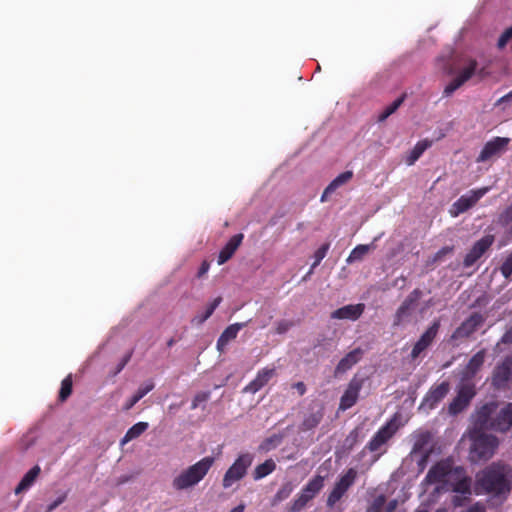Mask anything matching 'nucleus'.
<instances>
[{
  "mask_svg": "<svg viewBox=\"0 0 512 512\" xmlns=\"http://www.w3.org/2000/svg\"><path fill=\"white\" fill-rule=\"evenodd\" d=\"M475 489L477 494H509L512 490V467L502 462H493L477 473Z\"/></svg>",
  "mask_w": 512,
  "mask_h": 512,
  "instance_id": "nucleus-1",
  "label": "nucleus"
},
{
  "mask_svg": "<svg viewBox=\"0 0 512 512\" xmlns=\"http://www.w3.org/2000/svg\"><path fill=\"white\" fill-rule=\"evenodd\" d=\"M215 463V458L206 456L182 470L172 481L176 491H183L195 487L208 474Z\"/></svg>",
  "mask_w": 512,
  "mask_h": 512,
  "instance_id": "nucleus-2",
  "label": "nucleus"
},
{
  "mask_svg": "<svg viewBox=\"0 0 512 512\" xmlns=\"http://www.w3.org/2000/svg\"><path fill=\"white\" fill-rule=\"evenodd\" d=\"M471 446L469 459L472 463L486 462L491 459L499 447L496 436L475 429L470 434Z\"/></svg>",
  "mask_w": 512,
  "mask_h": 512,
  "instance_id": "nucleus-3",
  "label": "nucleus"
},
{
  "mask_svg": "<svg viewBox=\"0 0 512 512\" xmlns=\"http://www.w3.org/2000/svg\"><path fill=\"white\" fill-rule=\"evenodd\" d=\"M491 408L484 405L477 413L476 426L480 429H491L506 432L512 427V403L503 407L495 418L490 420Z\"/></svg>",
  "mask_w": 512,
  "mask_h": 512,
  "instance_id": "nucleus-4",
  "label": "nucleus"
},
{
  "mask_svg": "<svg viewBox=\"0 0 512 512\" xmlns=\"http://www.w3.org/2000/svg\"><path fill=\"white\" fill-rule=\"evenodd\" d=\"M253 460L254 456L249 452L239 454L232 465L226 470L222 479V487L228 489L236 482L242 480L247 475Z\"/></svg>",
  "mask_w": 512,
  "mask_h": 512,
  "instance_id": "nucleus-5",
  "label": "nucleus"
},
{
  "mask_svg": "<svg viewBox=\"0 0 512 512\" xmlns=\"http://www.w3.org/2000/svg\"><path fill=\"white\" fill-rule=\"evenodd\" d=\"M476 395V387L474 382H468L460 379L457 386V395L451 401L448 411L451 415H457L465 410L470 404L471 400Z\"/></svg>",
  "mask_w": 512,
  "mask_h": 512,
  "instance_id": "nucleus-6",
  "label": "nucleus"
},
{
  "mask_svg": "<svg viewBox=\"0 0 512 512\" xmlns=\"http://www.w3.org/2000/svg\"><path fill=\"white\" fill-rule=\"evenodd\" d=\"M485 322L484 316L479 312H473L452 333L450 341L454 346L459 342L470 338Z\"/></svg>",
  "mask_w": 512,
  "mask_h": 512,
  "instance_id": "nucleus-7",
  "label": "nucleus"
},
{
  "mask_svg": "<svg viewBox=\"0 0 512 512\" xmlns=\"http://www.w3.org/2000/svg\"><path fill=\"white\" fill-rule=\"evenodd\" d=\"M358 472L355 468H349L340 476L333 489L328 494L326 504L332 508L345 495L349 488L355 483Z\"/></svg>",
  "mask_w": 512,
  "mask_h": 512,
  "instance_id": "nucleus-8",
  "label": "nucleus"
},
{
  "mask_svg": "<svg viewBox=\"0 0 512 512\" xmlns=\"http://www.w3.org/2000/svg\"><path fill=\"white\" fill-rule=\"evenodd\" d=\"M397 415H394L388 422H386L366 444L365 449L370 452H377L383 445H385L397 432Z\"/></svg>",
  "mask_w": 512,
  "mask_h": 512,
  "instance_id": "nucleus-9",
  "label": "nucleus"
},
{
  "mask_svg": "<svg viewBox=\"0 0 512 512\" xmlns=\"http://www.w3.org/2000/svg\"><path fill=\"white\" fill-rule=\"evenodd\" d=\"M489 191L488 187H483L479 189L470 190L468 194L462 195L458 198L450 209V214L453 217H457L458 215L468 211L472 208L487 192Z\"/></svg>",
  "mask_w": 512,
  "mask_h": 512,
  "instance_id": "nucleus-10",
  "label": "nucleus"
},
{
  "mask_svg": "<svg viewBox=\"0 0 512 512\" xmlns=\"http://www.w3.org/2000/svg\"><path fill=\"white\" fill-rule=\"evenodd\" d=\"M422 295L423 292L419 288L409 293L395 313L393 326H400L410 318Z\"/></svg>",
  "mask_w": 512,
  "mask_h": 512,
  "instance_id": "nucleus-11",
  "label": "nucleus"
},
{
  "mask_svg": "<svg viewBox=\"0 0 512 512\" xmlns=\"http://www.w3.org/2000/svg\"><path fill=\"white\" fill-rule=\"evenodd\" d=\"M510 143V138L506 137H494L489 140L482 148L478 155L476 162L483 163L489 161L494 157H499L504 153Z\"/></svg>",
  "mask_w": 512,
  "mask_h": 512,
  "instance_id": "nucleus-12",
  "label": "nucleus"
},
{
  "mask_svg": "<svg viewBox=\"0 0 512 512\" xmlns=\"http://www.w3.org/2000/svg\"><path fill=\"white\" fill-rule=\"evenodd\" d=\"M512 381V354L506 356L493 370L491 383L496 389H504Z\"/></svg>",
  "mask_w": 512,
  "mask_h": 512,
  "instance_id": "nucleus-13",
  "label": "nucleus"
},
{
  "mask_svg": "<svg viewBox=\"0 0 512 512\" xmlns=\"http://www.w3.org/2000/svg\"><path fill=\"white\" fill-rule=\"evenodd\" d=\"M494 235L488 234L476 241L463 260V266L469 268L473 266L493 245Z\"/></svg>",
  "mask_w": 512,
  "mask_h": 512,
  "instance_id": "nucleus-14",
  "label": "nucleus"
},
{
  "mask_svg": "<svg viewBox=\"0 0 512 512\" xmlns=\"http://www.w3.org/2000/svg\"><path fill=\"white\" fill-rule=\"evenodd\" d=\"M440 329V321L434 320L432 324L425 330V332L420 336L418 341L414 344L411 351V359H417L422 352H424L431 344L434 342L435 338Z\"/></svg>",
  "mask_w": 512,
  "mask_h": 512,
  "instance_id": "nucleus-15",
  "label": "nucleus"
},
{
  "mask_svg": "<svg viewBox=\"0 0 512 512\" xmlns=\"http://www.w3.org/2000/svg\"><path fill=\"white\" fill-rule=\"evenodd\" d=\"M363 382V379L357 378L356 376L350 380L346 390L340 398L338 407L340 411H346L357 403Z\"/></svg>",
  "mask_w": 512,
  "mask_h": 512,
  "instance_id": "nucleus-16",
  "label": "nucleus"
},
{
  "mask_svg": "<svg viewBox=\"0 0 512 512\" xmlns=\"http://www.w3.org/2000/svg\"><path fill=\"white\" fill-rule=\"evenodd\" d=\"M450 390V384L443 381L437 386H432L423 398L420 408L434 409L445 398Z\"/></svg>",
  "mask_w": 512,
  "mask_h": 512,
  "instance_id": "nucleus-17",
  "label": "nucleus"
},
{
  "mask_svg": "<svg viewBox=\"0 0 512 512\" xmlns=\"http://www.w3.org/2000/svg\"><path fill=\"white\" fill-rule=\"evenodd\" d=\"M477 61L470 60L467 67H465L444 89V96H451L458 88L467 82L476 72Z\"/></svg>",
  "mask_w": 512,
  "mask_h": 512,
  "instance_id": "nucleus-18",
  "label": "nucleus"
},
{
  "mask_svg": "<svg viewBox=\"0 0 512 512\" xmlns=\"http://www.w3.org/2000/svg\"><path fill=\"white\" fill-rule=\"evenodd\" d=\"M324 417V406L316 403L310 406L309 411L304 415L303 421L299 426L300 431L307 432L316 428Z\"/></svg>",
  "mask_w": 512,
  "mask_h": 512,
  "instance_id": "nucleus-19",
  "label": "nucleus"
},
{
  "mask_svg": "<svg viewBox=\"0 0 512 512\" xmlns=\"http://www.w3.org/2000/svg\"><path fill=\"white\" fill-rule=\"evenodd\" d=\"M486 356V350L481 349L477 353H475L470 360L468 361L467 365L461 372V378L462 380L473 382L474 377L478 373V371L481 369V367L484 364Z\"/></svg>",
  "mask_w": 512,
  "mask_h": 512,
  "instance_id": "nucleus-20",
  "label": "nucleus"
},
{
  "mask_svg": "<svg viewBox=\"0 0 512 512\" xmlns=\"http://www.w3.org/2000/svg\"><path fill=\"white\" fill-rule=\"evenodd\" d=\"M276 369L274 367H265L258 371L256 377L244 388V392L256 393L261 390L274 376Z\"/></svg>",
  "mask_w": 512,
  "mask_h": 512,
  "instance_id": "nucleus-21",
  "label": "nucleus"
},
{
  "mask_svg": "<svg viewBox=\"0 0 512 512\" xmlns=\"http://www.w3.org/2000/svg\"><path fill=\"white\" fill-rule=\"evenodd\" d=\"M451 469V464L448 461H439L429 469L425 477V482L428 484L443 482L446 476L451 472Z\"/></svg>",
  "mask_w": 512,
  "mask_h": 512,
  "instance_id": "nucleus-22",
  "label": "nucleus"
},
{
  "mask_svg": "<svg viewBox=\"0 0 512 512\" xmlns=\"http://www.w3.org/2000/svg\"><path fill=\"white\" fill-rule=\"evenodd\" d=\"M363 355L361 348H355L354 350L347 353L337 364L334 370V376L338 377L348 370H350L355 364H357Z\"/></svg>",
  "mask_w": 512,
  "mask_h": 512,
  "instance_id": "nucleus-23",
  "label": "nucleus"
},
{
  "mask_svg": "<svg viewBox=\"0 0 512 512\" xmlns=\"http://www.w3.org/2000/svg\"><path fill=\"white\" fill-rule=\"evenodd\" d=\"M365 309V305L362 303L359 304H349L343 306L341 308L336 309L331 313V318L333 319H347L355 321L363 314Z\"/></svg>",
  "mask_w": 512,
  "mask_h": 512,
  "instance_id": "nucleus-24",
  "label": "nucleus"
},
{
  "mask_svg": "<svg viewBox=\"0 0 512 512\" xmlns=\"http://www.w3.org/2000/svg\"><path fill=\"white\" fill-rule=\"evenodd\" d=\"M247 325V322L234 323L225 328L217 340V350L222 353L230 341L234 340L239 331Z\"/></svg>",
  "mask_w": 512,
  "mask_h": 512,
  "instance_id": "nucleus-25",
  "label": "nucleus"
},
{
  "mask_svg": "<svg viewBox=\"0 0 512 512\" xmlns=\"http://www.w3.org/2000/svg\"><path fill=\"white\" fill-rule=\"evenodd\" d=\"M244 235L242 233L232 236L226 245L221 249L218 256V264L226 263L236 252L243 241Z\"/></svg>",
  "mask_w": 512,
  "mask_h": 512,
  "instance_id": "nucleus-26",
  "label": "nucleus"
},
{
  "mask_svg": "<svg viewBox=\"0 0 512 512\" xmlns=\"http://www.w3.org/2000/svg\"><path fill=\"white\" fill-rule=\"evenodd\" d=\"M41 473V468L38 465L32 467L20 480L16 488L14 489V493L19 495L25 491H27L36 481Z\"/></svg>",
  "mask_w": 512,
  "mask_h": 512,
  "instance_id": "nucleus-27",
  "label": "nucleus"
},
{
  "mask_svg": "<svg viewBox=\"0 0 512 512\" xmlns=\"http://www.w3.org/2000/svg\"><path fill=\"white\" fill-rule=\"evenodd\" d=\"M276 469V463L273 459H267L263 463L257 465L252 473V477L255 481L261 480L274 472Z\"/></svg>",
  "mask_w": 512,
  "mask_h": 512,
  "instance_id": "nucleus-28",
  "label": "nucleus"
},
{
  "mask_svg": "<svg viewBox=\"0 0 512 512\" xmlns=\"http://www.w3.org/2000/svg\"><path fill=\"white\" fill-rule=\"evenodd\" d=\"M148 429L147 422H138L130 427L125 433L124 437L121 439V445H125L133 439L138 438Z\"/></svg>",
  "mask_w": 512,
  "mask_h": 512,
  "instance_id": "nucleus-29",
  "label": "nucleus"
},
{
  "mask_svg": "<svg viewBox=\"0 0 512 512\" xmlns=\"http://www.w3.org/2000/svg\"><path fill=\"white\" fill-rule=\"evenodd\" d=\"M431 145V142L428 140H422L416 143L414 148L411 150L409 156L407 157V164L412 165L414 164L421 155L428 149Z\"/></svg>",
  "mask_w": 512,
  "mask_h": 512,
  "instance_id": "nucleus-30",
  "label": "nucleus"
},
{
  "mask_svg": "<svg viewBox=\"0 0 512 512\" xmlns=\"http://www.w3.org/2000/svg\"><path fill=\"white\" fill-rule=\"evenodd\" d=\"M154 388V383L149 382L144 386H141L137 392L128 400L125 404L124 409L130 410L136 403H138L146 394H148Z\"/></svg>",
  "mask_w": 512,
  "mask_h": 512,
  "instance_id": "nucleus-31",
  "label": "nucleus"
},
{
  "mask_svg": "<svg viewBox=\"0 0 512 512\" xmlns=\"http://www.w3.org/2000/svg\"><path fill=\"white\" fill-rule=\"evenodd\" d=\"M222 302V297H216L206 308L205 312L201 315H197L192 319V323H196L198 325L204 323L215 311V309Z\"/></svg>",
  "mask_w": 512,
  "mask_h": 512,
  "instance_id": "nucleus-32",
  "label": "nucleus"
},
{
  "mask_svg": "<svg viewBox=\"0 0 512 512\" xmlns=\"http://www.w3.org/2000/svg\"><path fill=\"white\" fill-rule=\"evenodd\" d=\"M294 490V486L292 482L288 481L282 484L276 494L273 496L271 503L272 505H277L282 501L286 500Z\"/></svg>",
  "mask_w": 512,
  "mask_h": 512,
  "instance_id": "nucleus-33",
  "label": "nucleus"
},
{
  "mask_svg": "<svg viewBox=\"0 0 512 512\" xmlns=\"http://www.w3.org/2000/svg\"><path fill=\"white\" fill-rule=\"evenodd\" d=\"M373 247V244H359L357 245L350 253V255L347 258V263H353L355 261L362 260L365 255L368 254V252Z\"/></svg>",
  "mask_w": 512,
  "mask_h": 512,
  "instance_id": "nucleus-34",
  "label": "nucleus"
},
{
  "mask_svg": "<svg viewBox=\"0 0 512 512\" xmlns=\"http://www.w3.org/2000/svg\"><path fill=\"white\" fill-rule=\"evenodd\" d=\"M406 98V95L403 94L400 97H398L396 100H394L390 105H388L378 116V121L383 122L385 121L390 115L395 113L398 108L402 105Z\"/></svg>",
  "mask_w": 512,
  "mask_h": 512,
  "instance_id": "nucleus-35",
  "label": "nucleus"
},
{
  "mask_svg": "<svg viewBox=\"0 0 512 512\" xmlns=\"http://www.w3.org/2000/svg\"><path fill=\"white\" fill-rule=\"evenodd\" d=\"M73 381L72 376L69 374L61 382V388L59 391V401L65 402L72 394Z\"/></svg>",
  "mask_w": 512,
  "mask_h": 512,
  "instance_id": "nucleus-36",
  "label": "nucleus"
},
{
  "mask_svg": "<svg viewBox=\"0 0 512 512\" xmlns=\"http://www.w3.org/2000/svg\"><path fill=\"white\" fill-rule=\"evenodd\" d=\"M353 177V172L348 170L345 172H342L339 174L335 179H333L330 183V189H334L335 191L341 187L342 185L346 184L348 181H350Z\"/></svg>",
  "mask_w": 512,
  "mask_h": 512,
  "instance_id": "nucleus-37",
  "label": "nucleus"
},
{
  "mask_svg": "<svg viewBox=\"0 0 512 512\" xmlns=\"http://www.w3.org/2000/svg\"><path fill=\"white\" fill-rule=\"evenodd\" d=\"M308 497L306 495L302 494L301 492L294 498V500L291 502L289 511L290 512H300L303 510L306 505L309 503Z\"/></svg>",
  "mask_w": 512,
  "mask_h": 512,
  "instance_id": "nucleus-38",
  "label": "nucleus"
},
{
  "mask_svg": "<svg viewBox=\"0 0 512 512\" xmlns=\"http://www.w3.org/2000/svg\"><path fill=\"white\" fill-rule=\"evenodd\" d=\"M324 481V476L316 475L312 479H310L305 486L306 488H308L310 491L317 495L324 487Z\"/></svg>",
  "mask_w": 512,
  "mask_h": 512,
  "instance_id": "nucleus-39",
  "label": "nucleus"
},
{
  "mask_svg": "<svg viewBox=\"0 0 512 512\" xmlns=\"http://www.w3.org/2000/svg\"><path fill=\"white\" fill-rule=\"evenodd\" d=\"M453 491L461 494H470L471 493V480L468 477H464L458 480L453 485Z\"/></svg>",
  "mask_w": 512,
  "mask_h": 512,
  "instance_id": "nucleus-40",
  "label": "nucleus"
},
{
  "mask_svg": "<svg viewBox=\"0 0 512 512\" xmlns=\"http://www.w3.org/2000/svg\"><path fill=\"white\" fill-rule=\"evenodd\" d=\"M329 247H330L329 243H325V244L321 245L316 250V252L314 254V259L315 260H314V263L311 266L310 273H312V270L314 268H316L320 264V262L325 258L326 254H327V252L329 250Z\"/></svg>",
  "mask_w": 512,
  "mask_h": 512,
  "instance_id": "nucleus-41",
  "label": "nucleus"
},
{
  "mask_svg": "<svg viewBox=\"0 0 512 512\" xmlns=\"http://www.w3.org/2000/svg\"><path fill=\"white\" fill-rule=\"evenodd\" d=\"M500 272L505 279L512 277V252L508 254L500 267Z\"/></svg>",
  "mask_w": 512,
  "mask_h": 512,
  "instance_id": "nucleus-42",
  "label": "nucleus"
},
{
  "mask_svg": "<svg viewBox=\"0 0 512 512\" xmlns=\"http://www.w3.org/2000/svg\"><path fill=\"white\" fill-rule=\"evenodd\" d=\"M282 437L279 435H273L263 441L260 448L265 451H269L276 448L281 443Z\"/></svg>",
  "mask_w": 512,
  "mask_h": 512,
  "instance_id": "nucleus-43",
  "label": "nucleus"
},
{
  "mask_svg": "<svg viewBox=\"0 0 512 512\" xmlns=\"http://www.w3.org/2000/svg\"><path fill=\"white\" fill-rule=\"evenodd\" d=\"M385 502L386 498L384 495L377 496L372 504L367 508L366 512H381Z\"/></svg>",
  "mask_w": 512,
  "mask_h": 512,
  "instance_id": "nucleus-44",
  "label": "nucleus"
},
{
  "mask_svg": "<svg viewBox=\"0 0 512 512\" xmlns=\"http://www.w3.org/2000/svg\"><path fill=\"white\" fill-rule=\"evenodd\" d=\"M512 39V26L507 28L499 37L497 47L503 49L507 43Z\"/></svg>",
  "mask_w": 512,
  "mask_h": 512,
  "instance_id": "nucleus-45",
  "label": "nucleus"
},
{
  "mask_svg": "<svg viewBox=\"0 0 512 512\" xmlns=\"http://www.w3.org/2000/svg\"><path fill=\"white\" fill-rule=\"evenodd\" d=\"M294 326V322L290 320H280L276 322L275 332L277 334H284Z\"/></svg>",
  "mask_w": 512,
  "mask_h": 512,
  "instance_id": "nucleus-46",
  "label": "nucleus"
},
{
  "mask_svg": "<svg viewBox=\"0 0 512 512\" xmlns=\"http://www.w3.org/2000/svg\"><path fill=\"white\" fill-rule=\"evenodd\" d=\"M210 397L209 392H200L195 395L191 403V409H196L200 403L206 402Z\"/></svg>",
  "mask_w": 512,
  "mask_h": 512,
  "instance_id": "nucleus-47",
  "label": "nucleus"
},
{
  "mask_svg": "<svg viewBox=\"0 0 512 512\" xmlns=\"http://www.w3.org/2000/svg\"><path fill=\"white\" fill-rule=\"evenodd\" d=\"M132 355H133V351L131 350V351L127 352V353L123 356V358H122V359H121V361L118 363V365H117V367H116V369H115V371H114V373H113L114 375H117L118 373H120V372L124 369V367H125V366L128 364V362L130 361V359H131Z\"/></svg>",
  "mask_w": 512,
  "mask_h": 512,
  "instance_id": "nucleus-48",
  "label": "nucleus"
},
{
  "mask_svg": "<svg viewBox=\"0 0 512 512\" xmlns=\"http://www.w3.org/2000/svg\"><path fill=\"white\" fill-rule=\"evenodd\" d=\"M454 250V247L453 246H445L443 248H441L434 256V260L435 261H440L443 259L444 256H446L447 254H450L452 253Z\"/></svg>",
  "mask_w": 512,
  "mask_h": 512,
  "instance_id": "nucleus-49",
  "label": "nucleus"
},
{
  "mask_svg": "<svg viewBox=\"0 0 512 512\" xmlns=\"http://www.w3.org/2000/svg\"><path fill=\"white\" fill-rule=\"evenodd\" d=\"M66 499V495L63 494L60 497H58L55 501H53L51 504L48 505L46 512H52L54 509H56L60 504H62Z\"/></svg>",
  "mask_w": 512,
  "mask_h": 512,
  "instance_id": "nucleus-50",
  "label": "nucleus"
},
{
  "mask_svg": "<svg viewBox=\"0 0 512 512\" xmlns=\"http://www.w3.org/2000/svg\"><path fill=\"white\" fill-rule=\"evenodd\" d=\"M512 344V326L505 331L498 344Z\"/></svg>",
  "mask_w": 512,
  "mask_h": 512,
  "instance_id": "nucleus-51",
  "label": "nucleus"
},
{
  "mask_svg": "<svg viewBox=\"0 0 512 512\" xmlns=\"http://www.w3.org/2000/svg\"><path fill=\"white\" fill-rule=\"evenodd\" d=\"M466 512H486V508L483 504L476 502L470 506Z\"/></svg>",
  "mask_w": 512,
  "mask_h": 512,
  "instance_id": "nucleus-52",
  "label": "nucleus"
},
{
  "mask_svg": "<svg viewBox=\"0 0 512 512\" xmlns=\"http://www.w3.org/2000/svg\"><path fill=\"white\" fill-rule=\"evenodd\" d=\"M429 456H430V452H429V451H427V452H425V453L422 455L421 459L418 461V466H419V468H420V470H421V471H423V470H424V468L426 467V464H427V462H428Z\"/></svg>",
  "mask_w": 512,
  "mask_h": 512,
  "instance_id": "nucleus-53",
  "label": "nucleus"
},
{
  "mask_svg": "<svg viewBox=\"0 0 512 512\" xmlns=\"http://www.w3.org/2000/svg\"><path fill=\"white\" fill-rule=\"evenodd\" d=\"M209 268L210 263L208 261H203L198 271V277L204 276L208 272Z\"/></svg>",
  "mask_w": 512,
  "mask_h": 512,
  "instance_id": "nucleus-54",
  "label": "nucleus"
},
{
  "mask_svg": "<svg viewBox=\"0 0 512 512\" xmlns=\"http://www.w3.org/2000/svg\"><path fill=\"white\" fill-rule=\"evenodd\" d=\"M293 388L296 389L297 392L299 393V395H301V396L306 393V385L301 381L293 384Z\"/></svg>",
  "mask_w": 512,
  "mask_h": 512,
  "instance_id": "nucleus-55",
  "label": "nucleus"
},
{
  "mask_svg": "<svg viewBox=\"0 0 512 512\" xmlns=\"http://www.w3.org/2000/svg\"><path fill=\"white\" fill-rule=\"evenodd\" d=\"M334 192H335V190H334V189H330V186L328 185V186L324 189V191H323V193H322V195H321V199H320V200H321V202H325V201H327L328 196H329V195H331V194H332V193H334Z\"/></svg>",
  "mask_w": 512,
  "mask_h": 512,
  "instance_id": "nucleus-56",
  "label": "nucleus"
},
{
  "mask_svg": "<svg viewBox=\"0 0 512 512\" xmlns=\"http://www.w3.org/2000/svg\"><path fill=\"white\" fill-rule=\"evenodd\" d=\"M509 101H512V90L510 92H508L507 94H505L504 96H502L498 101H497V105L498 104H501V103H504V102H509Z\"/></svg>",
  "mask_w": 512,
  "mask_h": 512,
  "instance_id": "nucleus-57",
  "label": "nucleus"
},
{
  "mask_svg": "<svg viewBox=\"0 0 512 512\" xmlns=\"http://www.w3.org/2000/svg\"><path fill=\"white\" fill-rule=\"evenodd\" d=\"M302 494L306 495V497H308L309 501H311L315 496L316 494H314L312 491H310L308 488H306V486H304L301 491H300Z\"/></svg>",
  "mask_w": 512,
  "mask_h": 512,
  "instance_id": "nucleus-58",
  "label": "nucleus"
},
{
  "mask_svg": "<svg viewBox=\"0 0 512 512\" xmlns=\"http://www.w3.org/2000/svg\"><path fill=\"white\" fill-rule=\"evenodd\" d=\"M302 494L306 495V497H308L309 501H311L315 496L316 494H314L312 491H310L308 488H306V486H304L301 491H300Z\"/></svg>",
  "mask_w": 512,
  "mask_h": 512,
  "instance_id": "nucleus-59",
  "label": "nucleus"
},
{
  "mask_svg": "<svg viewBox=\"0 0 512 512\" xmlns=\"http://www.w3.org/2000/svg\"><path fill=\"white\" fill-rule=\"evenodd\" d=\"M245 511V504L241 503L237 505L236 507L232 508L229 512H244Z\"/></svg>",
  "mask_w": 512,
  "mask_h": 512,
  "instance_id": "nucleus-60",
  "label": "nucleus"
},
{
  "mask_svg": "<svg viewBox=\"0 0 512 512\" xmlns=\"http://www.w3.org/2000/svg\"><path fill=\"white\" fill-rule=\"evenodd\" d=\"M130 477L128 476H122L118 479V484H124L126 483L127 481H129Z\"/></svg>",
  "mask_w": 512,
  "mask_h": 512,
  "instance_id": "nucleus-61",
  "label": "nucleus"
},
{
  "mask_svg": "<svg viewBox=\"0 0 512 512\" xmlns=\"http://www.w3.org/2000/svg\"><path fill=\"white\" fill-rule=\"evenodd\" d=\"M395 505H396V502L393 501L391 503H389L388 507H387V511L386 512H392L395 508Z\"/></svg>",
  "mask_w": 512,
  "mask_h": 512,
  "instance_id": "nucleus-62",
  "label": "nucleus"
},
{
  "mask_svg": "<svg viewBox=\"0 0 512 512\" xmlns=\"http://www.w3.org/2000/svg\"><path fill=\"white\" fill-rule=\"evenodd\" d=\"M505 213L508 217L512 218V205L506 209Z\"/></svg>",
  "mask_w": 512,
  "mask_h": 512,
  "instance_id": "nucleus-63",
  "label": "nucleus"
},
{
  "mask_svg": "<svg viewBox=\"0 0 512 512\" xmlns=\"http://www.w3.org/2000/svg\"><path fill=\"white\" fill-rule=\"evenodd\" d=\"M175 343V340L173 338L169 339L168 342H167V346L168 347H172Z\"/></svg>",
  "mask_w": 512,
  "mask_h": 512,
  "instance_id": "nucleus-64",
  "label": "nucleus"
}]
</instances>
